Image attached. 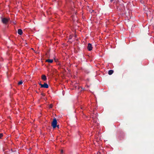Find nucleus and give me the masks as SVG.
<instances>
[{
	"label": "nucleus",
	"instance_id": "1",
	"mask_svg": "<svg viewBox=\"0 0 154 154\" xmlns=\"http://www.w3.org/2000/svg\"><path fill=\"white\" fill-rule=\"evenodd\" d=\"M57 122L56 119L54 118L51 122V126L53 128H55L57 127Z\"/></svg>",
	"mask_w": 154,
	"mask_h": 154
},
{
	"label": "nucleus",
	"instance_id": "2",
	"mask_svg": "<svg viewBox=\"0 0 154 154\" xmlns=\"http://www.w3.org/2000/svg\"><path fill=\"white\" fill-rule=\"evenodd\" d=\"M2 19V22L4 24H6L9 21V19L7 18H1Z\"/></svg>",
	"mask_w": 154,
	"mask_h": 154
},
{
	"label": "nucleus",
	"instance_id": "3",
	"mask_svg": "<svg viewBox=\"0 0 154 154\" xmlns=\"http://www.w3.org/2000/svg\"><path fill=\"white\" fill-rule=\"evenodd\" d=\"M87 49L89 51H91L92 49V45L90 43H88L87 46Z\"/></svg>",
	"mask_w": 154,
	"mask_h": 154
},
{
	"label": "nucleus",
	"instance_id": "4",
	"mask_svg": "<svg viewBox=\"0 0 154 154\" xmlns=\"http://www.w3.org/2000/svg\"><path fill=\"white\" fill-rule=\"evenodd\" d=\"M41 88H48V85L45 83L44 84L41 85Z\"/></svg>",
	"mask_w": 154,
	"mask_h": 154
},
{
	"label": "nucleus",
	"instance_id": "5",
	"mask_svg": "<svg viewBox=\"0 0 154 154\" xmlns=\"http://www.w3.org/2000/svg\"><path fill=\"white\" fill-rule=\"evenodd\" d=\"M42 79L44 81H45L47 79L46 76L44 75H43L42 76Z\"/></svg>",
	"mask_w": 154,
	"mask_h": 154
},
{
	"label": "nucleus",
	"instance_id": "6",
	"mask_svg": "<svg viewBox=\"0 0 154 154\" xmlns=\"http://www.w3.org/2000/svg\"><path fill=\"white\" fill-rule=\"evenodd\" d=\"M18 33L20 35H21L23 33V31L21 29H19L18 30Z\"/></svg>",
	"mask_w": 154,
	"mask_h": 154
},
{
	"label": "nucleus",
	"instance_id": "7",
	"mask_svg": "<svg viewBox=\"0 0 154 154\" xmlns=\"http://www.w3.org/2000/svg\"><path fill=\"white\" fill-rule=\"evenodd\" d=\"M46 62L51 63L53 62V60L52 59H47L46 60Z\"/></svg>",
	"mask_w": 154,
	"mask_h": 154
},
{
	"label": "nucleus",
	"instance_id": "8",
	"mask_svg": "<svg viewBox=\"0 0 154 154\" xmlns=\"http://www.w3.org/2000/svg\"><path fill=\"white\" fill-rule=\"evenodd\" d=\"M113 72V71L112 70H110L108 72V74L109 75H112Z\"/></svg>",
	"mask_w": 154,
	"mask_h": 154
},
{
	"label": "nucleus",
	"instance_id": "9",
	"mask_svg": "<svg viewBox=\"0 0 154 154\" xmlns=\"http://www.w3.org/2000/svg\"><path fill=\"white\" fill-rule=\"evenodd\" d=\"M22 83H23V82H22V81H21L18 82V85H20L22 84Z\"/></svg>",
	"mask_w": 154,
	"mask_h": 154
},
{
	"label": "nucleus",
	"instance_id": "10",
	"mask_svg": "<svg viewBox=\"0 0 154 154\" xmlns=\"http://www.w3.org/2000/svg\"><path fill=\"white\" fill-rule=\"evenodd\" d=\"M52 106H53V105L52 104H50L49 106V108H51L52 107Z\"/></svg>",
	"mask_w": 154,
	"mask_h": 154
},
{
	"label": "nucleus",
	"instance_id": "11",
	"mask_svg": "<svg viewBox=\"0 0 154 154\" xmlns=\"http://www.w3.org/2000/svg\"><path fill=\"white\" fill-rule=\"evenodd\" d=\"M107 2H112L114 0H107Z\"/></svg>",
	"mask_w": 154,
	"mask_h": 154
},
{
	"label": "nucleus",
	"instance_id": "12",
	"mask_svg": "<svg viewBox=\"0 0 154 154\" xmlns=\"http://www.w3.org/2000/svg\"><path fill=\"white\" fill-rule=\"evenodd\" d=\"M3 136V134L2 133H0V138H1Z\"/></svg>",
	"mask_w": 154,
	"mask_h": 154
},
{
	"label": "nucleus",
	"instance_id": "13",
	"mask_svg": "<svg viewBox=\"0 0 154 154\" xmlns=\"http://www.w3.org/2000/svg\"><path fill=\"white\" fill-rule=\"evenodd\" d=\"M76 88L78 89H79L80 88V87L79 86H78V87H77Z\"/></svg>",
	"mask_w": 154,
	"mask_h": 154
},
{
	"label": "nucleus",
	"instance_id": "14",
	"mask_svg": "<svg viewBox=\"0 0 154 154\" xmlns=\"http://www.w3.org/2000/svg\"><path fill=\"white\" fill-rule=\"evenodd\" d=\"M41 94L43 96H44V94L43 93H42Z\"/></svg>",
	"mask_w": 154,
	"mask_h": 154
},
{
	"label": "nucleus",
	"instance_id": "15",
	"mask_svg": "<svg viewBox=\"0 0 154 154\" xmlns=\"http://www.w3.org/2000/svg\"><path fill=\"white\" fill-rule=\"evenodd\" d=\"M57 127L58 128H59V125H57Z\"/></svg>",
	"mask_w": 154,
	"mask_h": 154
},
{
	"label": "nucleus",
	"instance_id": "16",
	"mask_svg": "<svg viewBox=\"0 0 154 154\" xmlns=\"http://www.w3.org/2000/svg\"><path fill=\"white\" fill-rule=\"evenodd\" d=\"M38 84H39V85H40V86H41V85H42V84H41V83H38Z\"/></svg>",
	"mask_w": 154,
	"mask_h": 154
},
{
	"label": "nucleus",
	"instance_id": "17",
	"mask_svg": "<svg viewBox=\"0 0 154 154\" xmlns=\"http://www.w3.org/2000/svg\"><path fill=\"white\" fill-rule=\"evenodd\" d=\"M61 153H63V150H61Z\"/></svg>",
	"mask_w": 154,
	"mask_h": 154
},
{
	"label": "nucleus",
	"instance_id": "18",
	"mask_svg": "<svg viewBox=\"0 0 154 154\" xmlns=\"http://www.w3.org/2000/svg\"><path fill=\"white\" fill-rule=\"evenodd\" d=\"M54 115L55 116H56V115L55 114H53V115L54 116Z\"/></svg>",
	"mask_w": 154,
	"mask_h": 154
},
{
	"label": "nucleus",
	"instance_id": "19",
	"mask_svg": "<svg viewBox=\"0 0 154 154\" xmlns=\"http://www.w3.org/2000/svg\"><path fill=\"white\" fill-rule=\"evenodd\" d=\"M8 118H9V119H10V116H9L8 117Z\"/></svg>",
	"mask_w": 154,
	"mask_h": 154
},
{
	"label": "nucleus",
	"instance_id": "20",
	"mask_svg": "<svg viewBox=\"0 0 154 154\" xmlns=\"http://www.w3.org/2000/svg\"><path fill=\"white\" fill-rule=\"evenodd\" d=\"M71 37H69V39H71Z\"/></svg>",
	"mask_w": 154,
	"mask_h": 154
},
{
	"label": "nucleus",
	"instance_id": "21",
	"mask_svg": "<svg viewBox=\"0 0 154 154\" xmlns=\"http://www.w3.org/2000/svg\"><path fill=\"white\" fill-rule=\"evenodd\" d=\"M90 12H91V13H92V11H90Z\"/></svg>",
	"mask_w": 154,
	"mask_h": 154
},
{
	"label": "nucleus",
	"instance_id": "22",
	"mask_svg": "<svg viewBox=\"0 0 154 154\" xmlns=\"http://www.w3.org/2000/svg\"><path fill=\"white\" fill-rule=\"evenodd\" d=\"M90 12H91V13H92V11H90Z\"/></svg>",
	"mask_w": 154,
	"mask_h": 154
},
{
	"label": "nucleus",
	"instance_id": "23",
	"mask_svg": "<svg viewBox=\"0 0 154 154\" xmlns=\"http://www.w3.org/2000/svg\"><path fill=\"white\" fill-rule=\"evenodd\" d=\"M11 151H12V149H11Z\"/></svg>",
	"mask_w": 154,
	"mask_h": 154
}]
</instances>
